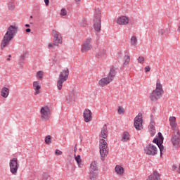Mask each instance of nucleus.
<instances>
[{
  "label": "nucleus",
  "instance_id": "nucleus-1",
  "mask_svg": "<svg viewBox=\"0 0 180 180\" xmlns=\"http://www.w3.org/2000/svg\"><path fill=\"white\" fill-rule=\"evenodd\" d=\"M18 26L16 25H10L7 29V32L5 33L1 43V49L4 50L5 47L9 46V43L13 40L15 34L18 33Z\"/></svg>",
  "mask_w": 180,
  "mask_h": 180
},
{
  "label": "nucleus",
  "instance_id": "nucleus-2",
  "mask_svg": "<svg viewBox=\"0 0 180 180\" xmlns=\"http://www.w3.org/2000/svg\"><path fill=\"white\" fill-rule=\"evenodd\" d=\"M164 94V89H162V84L160 79L157 80L156 88L150 94V99L151 102H157L158 99Z\"/></svg>",
  "mask_w": 180,
  "mask_h": 180
},
{
  "label": "nucleus",
  "instance_id": "nucleus-3",
  "mask_svg": "<svg viewBox=\"0 0 180 180\" xmlns=\"http://www.w3.org/2000/svg\"><path fill=\"white\" fill-rule=\"evenodd\" d=\"M115 77H116V70L115 68H112L110 70V72L106 77H103L98 81V85L101 87L106 86L109 85L113 79H115Z\"/></svg>",
  "mask_w": 180,
  "mask_h": 180
},
{
  "label": "nucleus",
  "instance_id": "nucleus-4",
  "mask_svg": "<svg viewBox=\"0 0 180 180\" xmlns=\"http://www.w3.org/2000/svg\"><path fill=\"white\" fill-rule=\"evenodd\" d=\"M68 75H70V70L68 68H65L60 72L57 82V88L59 91L63 89V84H64V82L68 79Z\"/></svg>",
  "mask_w": 180,
  "mask_h": 180
},
{
  "label": "nucleus",
  "instance_id": "nucleus-5",
  "mask_svg": "<svg viewBox=\"0 0 180 180\" xmlns=\"http://www.w3.org/2000/svg\"><path fill=\"white\" fill-rule=\"evenodd\" d=\"M102 13L101 9L96 8L94 18V30L99 32H101V19L102 18Z\"/></svg>",
  "mask_w": 180,
  "mask_h": 180
},
{
  "label": "nucleus",
  "instance_id": "nucleus-6",
  "mask_svg": "<svg viewBox=\"0 0 180 180\" xmlns=\"http://www.w3.org/2000/svg\"><path fill=\"white\" fill-rule=\"evenodd\" d=\"M100 155L102 161H105V158L108 157V154L109 153V148L108 147V143L105 139L100 140Z\"/></svg>",
  "mask_w": 180,
  "mask_h": 180
},
{
  "label": "nucleus",
  "instance_id": "nucleus-7",
  "mask_svg": "<svg viewBox=\"0 0 180 180\" xmlns=\"http://www.w3.org/2000/svg\"><path fill=\"white\" fill-rule=\"evenodd\" d=\"M158 136H156L153 140V143L157 144L160 151V157H162V152L164 151V146H162V143H164V136H162V134H161V132H158Z\"/></svg>",
  "mask_w": 180,
  "mask_h": 180
},
{
  "label": "nucleus",
  "instance_id": "nucleus-8",
  "mask_svg": "<svg viewBox=\"0 0 180 180\" xmlns=\"http://www.w3.org/2000/svg\"><path fill=\"white\" fill-rule=\"evenodd\" d=\"M40 116L41 120H49L51 117V110L50 107L44 105L40 109Z\"/></svg>",
  "mask_w": 180,
  "mask_h": 180
},
{
  "label": "nucleus",
  "instance_id": "nucleus-9",
  "mask_svg": "<svg viewBox=\"0 0 180 180\" xmlns=\"http://www.w3.org/2000/svg\"><path fill=\"white\" fill-rule=\"evenodd\" d=\"M10 172L12 175H18V169H19V162L18 158H13L9 162Z\"/></svg>",
  "mask_w": 180,
  "mask_h": 180
},
{
  "label": "nucleus",
  "instance_id": "nucleus-10",
  "mask_svg": "<svg viewBox=\"0 0 180 180\" xmlns=\"http://www.w3.org/2000/svg\"><path fill=\"white\" fill-rule=\"evenodd\" d=\"M171 142L173 146L175 148H180V132L179 131H172V137H171Z\"/></svg>",
  "mask_w": 180,
  "mask_h": 180
},
{
  "label": "nucleus",
  "instance_id": "nucleus-11",
  "mask_svg": "<svg viewBox=\"0 0 180 180\" xmlns=\"http://www.w3.org/2000/svg\"><path fill=\"white\" fill-rule=\"evenodd\" d=\"M51 33L53 37V42L54 46H58L60 44H63V37H61V34L56 30H52Z\"/></svg>",
  "mask_w": 180,
  "mask_h": 180
},
{
  "label": "nucleus",
  "instance_id": "nucleus-12",
  "mask_svg": "<svg viewBox=\"0 0 180 180\" xmlns=\"http://www.w3.org/2000/svg\"><path fill=\"white\" fill-rule=\"evenodd\" d=\"M158 152V148L155 146L150 143L148 144L144 148V153L146 154V155H151L152 157H154V155H157V153Z\"/></svg>",
  "mask_w": 180,
  "mask_h": 180
},
{
  "label": "nucleus",
  "instance_id": "nucleus-13",
  "mask_svg": "<svg viewBox=\"0 0 180 180\" xmlns=\"http://www.w3.org/2000/svg\"><path fill=\"white\" fill-rule=\"evenodd\" d=\"M134 126L136 130H143V114L139 112L134 118Z\"/></svg>",
  "mask_w": 180,
  "mask_h": 180
},
{
  "label": "nucleus",
  "instance_id": "nucleus-14",
  "mask_svg": "<svg viewBox=\"0 0 180 180\" xmlns=\"http://www.w3.org/2000/svg\"><path fill=\"white\" fill-rule=\"evenodd\" d=\"M91 41H92V39L89 37L82 44V49H81L82 53H86V51H89V50H91V49H92V45L91 44Z\"/></svg>",
  "mask_w": 180,
  "mask_h": 180
},
{
  "label": "nucleus",
  "instance_id": "nucleus-15",
  "mask_svg": "<svg viewBox=\"0 0 180 180\" xmlns=\"http://www.w3.org/2000/svg\"><path fill=\"white\" fill-rule=\"evenodd\" d=\"M169 122L172 131H179L178 124H176V117H170L169 119Z\"/></svg>",
  "mask_w": 180,
  "mask_h": 180
},
{
  "label": "nucleus",
  "instance_id": "nucleus-16",
  "mask_svg": "<svg viewBox=\"0 0 180 180\" xmlns=\"http://www.w3.org/2000/svg\"><path fill=\"white\" fill-rule=\"evenodd\" d=\"M77 99V91L75 90H72L69 92L68 95L66 97L67 102L69 103H72V102H75Z\"/></svg>",
  "mask_w": 180,
  "mask_h": 180
},
{
  "label": "nucleus",
  "instance_id": "nucleus-17",
  "mask_svg": "<svg viewBox=\"0 0 180 180\" xmlns=\"http://www.w3.org/2000/svg\"><path fill=\"white\" fill-rule=\"evenodd\" d=\"M83 117L86 123H89L92 121V112L89 109H85L83 113Z\"/></svg>",
  "mask_w": 180,
  "mask_h": 180
},
{
  "label": "nucleus",
  "instance_id": "nucleus-18",
  "mask_svg": "<svg viewBox=\"0 0 180 180\" xmlns=\"http://www.w3.org/2000/svg\"><path fill=\"white\" fill-rule=\"evenodd\" d=\"M32 88L34 91V95H39L40 94V89H41V84H40V82H34L32 84Z\"/></svg>",
  "mask_w": 180,
  "mask_h": 180
},
{
  "label": "nucleus",
  "instance_id": "nucleus-19",
  "mask_svg": "<svg viewBox=\"0 0 180 180\" xmlns=\"http://www.w3.org/2000/svg\"><path fill=\"white\" fill-rule=\"evenodd\" d=\"M129 21H130V19H129V18H127L124 15H122V16L119 17L117 19L116 22L117 23V25H129Z\"/></svg>",
  "mask_w": 180,
  "mask_h": 180
},
{
  "label": "nucleus",
  "instance_id": "nucleus-20",
  "mask_svg": "<svg viewBox=\"0 0 180 180\" xmlns=\"http://www.w3.org/2000/svg\"><path fill=\"white\" fill-rule=\"evenodd\" d=\"M148 180H161V174L157 171H154L152 174H150Z\"/></svg>",
  "mask_w": 180,
  "mask_h": 180
},
{
  "label": "nucleus",
  "instance_id": "nucleus-21",
  "mask_svg": "<svg viewBox=\"0 0 180 180\" xmlns=\"http://www.w3.org/2000/svg\"><path fill=\"white\" fill-rule=\"evenodd\" d=\"M89 172H98V162L93 161L90 164Z\"/></svg>",
  "mask_w": 180,
  "mask_h": 180
},
{
  "label": "nucleus",
  "instance_id": "nucleus-22",
  "mask_svg": "<svg viewBox=\"0 0 180 180\" xmlns=\"http://www.w3.org/2000/svg\"><path fill=\"white\" fill-rule=\"evenodd\" d=\"M115 171L117 175L122 176L124 174V168L120 165H116Z\"/></svg>",
  "mask_w": 180,
  "mask_h": 180
},
{
  "label": "nucleus",
  "instance_id": "nucleus-23",
  "mask_svg": "<svg viewBox=\"0 0 180 180\" xmlns=\"http://www.w3.org/2000/svg\"><path fill=\"white\" fill-rule=\"evenodd\" d=\"M100 137L101 139H106L108 137V127H106V124L103 127Z\"/></svg>",
  "mask_w": 180,
  "mask_h": 180
},
{
  "label": "nucleus",
  "instance_id": "nucleus-24",
  "mask_svg": "<svg viewBox=\"0 0 180 180\" xmlns=\"http://www.w3.org/2000/svg\"><path fill=\"white\" fill-rule=\"evenodd\" d=\"M1 95L3 98H8L9 96V89L4 87L1 90Z\"/></svg>",
  "mask_w": 180,
  "mask_h": 180
},
{
  "label": "nucleus",
  "instance_id": "nucleus-25",
  "mask_svg": "<svg viewBox=\"0 0 180 180\" xmlns=\"http://www.w3.org/2000/svg\"><path fill=\"white\" fill-rule=\"evenodd\" d=\"M171 30L169 28H166V29H160L158 31V34L159 36H166L167 34H169Z\"/></svg>",
  "mask_w": 180,
  "mask_h": 180
},
{
  "label": "nucleus",
  "instance_id": "nucleus-26",
  "mask_svg": "<svg viewBox=\"0 0 180 180\" xmlns=\"http://www.w3.org/2000/svg\"><path fill=\"white\" fill-rule=\"evenodd\" d=\"M128 140H130V134H129L127 131H125L122 134L121 141L124 143H126V141H128Z\"/></svg>",
  "mask_w": 180,
  "mask_h": 180
},
{
  "label": "nucleus",
  "instance_id": "nucleus-27",
  "mask_svg": "<svg viewBox=\"0 0 180 180\" xmlns=\"http://www.w3.org/2000/svg\"><path fill=\"white\" fill-rule=\"evenodd\" d=\"M75 160L76 161V162L77 163L78 167H79V168H81V167H82L84 165L82 164V159H81V155H75Z\"/></svg>",
  "mask_w": 180,
  "mask_h": 180
},
{
  "label": "nucleus",
  "instance_id": "nucleus-28",
  "mask_svg": "<svg viewBox=\"0 0 180 180\" xmlns=\"http://www.w3.org/2000/svg\"><path fill=\"white\" fill-rule=\"evenodd\" d=\"M89 180H96L98 178V172H89Z\"/></svg>",
  "mask_w": 180,
  "mask_h": 180
},
{
  "label": "nucleus",
  "instance_id": "nucleus-29",
  "mask_svg": "<svg viewBox=\"0 0 180 180\" xmlns=\"http://www.w3.org/2000/svg\"><path fill=\"white\" fill-rule=\"evenodd\" d=\"M106 54V50L105 49H101L97 53L96 57L98 58H101V57H103Z\"/></svg>",
  "mask_w": 180,
  "mask_h": 180
},
{
  "label": "nucleus",
  "instance_id": "nucleus-30",
  "mask_svg": "<svg viewBox=\"0 0 180 180\" xmlns=\"http://www.w3.org/2000/svg\"><path fill=\"white\" fill-rule=\"evenodd\" d=\"M129 63H130V56L124 55V65H129Z\"/></svg>",
  "mask_w": 180,
  "mask_h": 180
},
{
  "label": "nucleus",
  "instance_id": "nucleus-31",
  "mask_svg": "<svg viewBox=\"0 0 180 180\" xmlns=\"http://www.w3.org/2000/svg\"><path fill=\"white\" fill-rule=\"evenodd\" d=\"M137 37L136 36H132L131 38V46H137Z\"/></svg>",
  "mask_w": 180,
  "mask_h": 180
},
{
  "label": "nucleus",
  "instance_id": "nucleus-32",
  "mask_svg": "<svg viewBox=\"0 0 180 180\" xmlns=\"http://www.w3.org/2000/svg\"><path fill=\"white\" fill-rule=\"evenodd\" d=\"M52 141H51V136L48 135L45 137V143L50 145L51 144Z\"/></svg>",
  "mask_w": 180,
  "mask_h": 180
},
{
  "label": "nucleus",
  "instance_id": "nucleus-33",
  "mask_svg": "<svg viewBox=\"0 0 180 180\" xmlns=\"http://www.w3.org/2000/svg\"><path fill=\"white\" fill-rule=\"evenodd\" d=\"M43 75H44L43 71L37 72V79H39V80L43 79Z\"/></svg>",
  "mask_w": 180,
  "mask_h": 180
},
{
  "label": "nucleus",
  "instance_id": "nucleus-34",
  "mask_svg": "<svg viewBox=\"0 0 180 180\" xmlns=\"http://www.w3.org/2000/svg\"><path fill=\"white\" fill-rule=\"evenodd\" d=\"M8 9L9 11H13L15 9V4L12 1L8 3Z\"/></svg>",
  "mask_w": 180,
  "mask_h": 180
},
{
  "label": "nucleus",
  "instance_id": "nucleus-35",
  "mask_svg": "<svg viewBox=\"0 0 180 180\" xmlns=\"http://www.w3.org/2000/svg\"><path fill=\"white\" fill-rule=\"evenodd\" d=\"M60 16H67V10L65 8L60 10Z\"/></svg>",
  "mask_w": 180,
  "mask_h": 180
},
{
  "label": "nucleus",
  "instance_id": "nucleus-36",
  "mask_svg": "<svg viewBox=\"0 0 180 180\" xmlns=\"http://www.w3.org/2000/svg\"><path fill=\"white\" fill-rule=\"evenodd\" d=\"M155 126V122H150L149 126H148V129L149 130H153V129H155L154 127Z\"/></svg>",
  "mask_w": 180,
  "mask_h": 180
},
{
  "label": "nucleus",
  "instance_id": "nucleus-37",
  "mask_svg": "<svg viewBox=\"0 0 180 180\" xmlns=\"http://www.w3.org/2000/svg\"><path fill=\"white\" fill-rule=\"evenodd\" d=\"M137 60H138V63H139V64H144V57L139 56Z\"/></svg>",
  "mask_w": 180,
  "mask_h": 180
},
{
  "label": "nucleus",
  "instance_id": "nucleus-38",
  "mask_svg": "<svg viewBox=\"0 0 180 180\" xmlns=\"http://www.w3.org/2000/svg\"><path fill=\"white\" fill-rule=\"evenodd\" d=\"M117 112L119 113V115H122L123 113H124V108H123V107H118V110H117Z\"/></svg>",
  "mask_w": 180,
  "mask_h": 180
},
{
  "label": "nucleus",
  "instance_id": "nucleus-39",
  "mask_svg": "<svg viewBox=\"0 0 180 180\" xmlns=\"http://www.w3.org/2000/svg\"><path fill=\"white\" fill-rule=\"evenodd\" d=\"M55 154L56 155H63V152H61L60 150L58 149H56V151H55Z\"/></svg>",
  "mask_w": 180,
  "mask_h": 180
},
{
  "label": "nucleus",
  "instance_id": "nucleus-40",
  "mask_svg": "<svg viewBox=\"0 0 180 180\" xmlns=\"http://www.w3.org/2000/svg\"><path fill=\"white\" fill-rule=\"evenodd\" d=\"M82 22L80 23L81 26H82V27H85V26H86V20H83Z\"/></svg>",
  "mask_w": 180,
  "mask_h": 180
},
{
  "label": "nucleus",
  "instance_id": "nucleus-41",
  "mask_svg": "<svg viewBox=\"0 0 180 180\" xmlns=\"http://www.w3.org/2000/svg\"><path fill=\"white\" fill-rule=\"evenodd\" d=\"M145 70V72H150V71H151V68H150V66H146L144 68Z\"/></svg>",
  "mask_w": 180,
  "mask_h": 180
},
{
  "label": "nucleus",
  "instance_id": "nucleus-42",
  "mask_svg": "<svg viewBox=\"0 0 180 180\" xmlns=\"http://www.w3.org/2000/svg\"><path fill=\"white\" fill-rule=\"evenodd\" d=\"M150 136L153 137V136H155V129H150Z\"/></svg>",
  "mask_w": 180,
  "mask_h": 180
},
{
  "label": "nucleus",
  "instance_id": "nucleus-43",
  "mask_svg": "<svg viewBox=\"0 0 180 180\" xmlns=\"http://www.w3.org/2000/svg\"><path fill=\"white\" fill-rule=\"evenodd\" d=\"M49 179V174H44L42 178V180H48Z\"/></svg>",
  "mask_w": 180,
  "mask_h": 180
},
{
  "label": "nucleus",
  "instance_id": "nucleus-44",
  "mask_svg": "<svg viewBox=\"0 0 180 180\" xmlns=\"http://www.w3.org/2000/svg\"><path fill=\"white\" fill-rule=\"evenodd\" d=\"M25 58H26V54L24 53V54L20 56V60L22 61H23V60H25Z\"/></svg>",
  "mask_w": 180,
  "mask_h": 180
},
{
  "label": "nucleus",
  "instance_id": "nucleus-45",
  "mask_svg": "<svg viewBox=\"0 0 180 180\" xmlns=\"http://www.w3.org/2000/svg\"><path fill=\"white\" fill-rule=\"evenodd\" d=\"M46 6H49L50 4V0H44Z\"/></svg>",
  "mask_w": 180,
  "mask_h": 180
},
{
  "label": "nucleus",
  "instance_id": "nucleus-46",
  "mask_svg": "<svg viewBox=\"0 0 180 180\" xmlns=\"http://www.w3.org/2000/svg\"><path fill=\"white\" fill-rule=\"evenodd\" d=\"M54 46H56V45H54V44H49L48 47H49V49H53V47H54Z\"/></svg>",
  "mask_w": 180,
  "mask_h": 180
},
{
  "label": "nucleus",
  "instance_id": "nucleus-47",
  "mask_svg": "<svg viewBox=\"0 0 180 180\" xmlns=\"http://www.w3.org/2000/svg\"><path fill=\"white\" fill-rule=\"evenodd\" d=\"M178 168V167L176 166V165H174L173 166H172V171H176V169Z\"/></svg>",
  "mask_w": 180,
  "mask_h": 180
},
{
  "label": "nucleus",
  "instance_id": "nucleus-48",
  "mask_svg": "<svg viewBox=\"0 0 180 180\" xmlns=\"http://www.w3.org/2000/svg\"><path fill=\"white\" fill-rule=\"evenodd\" d=\"M77 5H79L81 4V0H75Z\"/></svg>",
  "mask_w": 180,
  "mask_h": 180
},
{
  "label": "nucleus",
  "instance_id": "nucleus-49",
  "mask_svg": "<svg viewBox=\"0 0 180 180\" xmlns=\"http://www.w3.org/2000/svg\"><path fill=\"white\" fill-rule=\"evenodd\" d=\"M25 32H26L27 33H30V32H32V30H30V28H28V29H26V30H25Z\"/></svg>",
  "mask_w": 180,
  "mask_h": 180
},
{
  "label": "nucleus",
  "instance_id": "nucleus-50",
  "mask_svg": "<svg viewBox=\"0 0 180 180\" xmlns=\"http://www.w3.org/2000/svg\"><path fill=\"white\" fill-rule=\"evenodd\" d=\"M77 145H75V148H74V151H75V153H77Z\"/></svg>",
  "mask_w": 180,
  "mask_h": 180
},
{
  "label": "nucleus",
  "instance_id": "nucleus-51",
  "mask_svg": "<svg viewBox=\"0 0 180 180\" xmlns=\"http://www.w3.org/2000/svg\"><path fill=\"white\" fill-rule=\"evenodd\" d=\"M25 27H30V25L26 24V25H25Z\"/></svg>",
  "mask_w": 180,
  "mask_h": 180
},
{
  "label": "nucleus",
  "instance_id": "nucleus-52",
  "mask_svg": "<svg viewBox=\"0 0 180 180\" xmlns=\"http://www.w3.org/2000/svg\"><path fill=\"white\" fill-rule=\"evenodd\" d=\"M6 60L7 61H11V58H8Z\"/></svg>",
  "mask_w": 180,
  "mask_h": 180
},
{
  "label": "nucleus",
  "instance_id": "nucleus-53",
  "mask_svg": "<svg viewBox=\"0 0 180 180\" xmlns=\"http://www.w3.org/2000/svg\"><path fill=\"white\" fill-rule=\"evenodd\" d=\"M9 58H11V57H12V55H8Z\"/></svg>",
  "mask_w": 180,
  "mask_h": 180
},
{
  "label": "nucleus",
  "instance_id": "nucleus-54",
  "mask_svg": "<svg viewBox=\"0 0 180 180\" xmlns=\"http://www.w3.org/2000/svg\"><path fill=\"white\" fill-rule=\"evenodd\" d=\"M30 18H33V16H30Z\"/></svg>",
  "mask_w": 180,
  "mask_h": 180
}]
</instances>
